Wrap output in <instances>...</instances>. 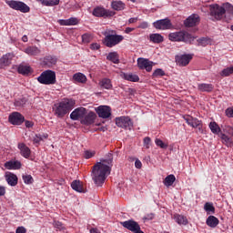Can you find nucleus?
Segmentation results:
<instances>
[{"instance_id":"obj_1","label":"nucleus","mask_w":233,"mask_h":233,"mask_svg":"<svg viewBox=\"0 0 233 233\" xmlns=\"http://www.w3.org/2000/svg\"><path fill=\"white\" fill-rule=\"evenodd\" d=\"M112 170V155H109V158L101 159L96 163L92 169L91 177L95 184L97 187H101L105 183V179L110 176Z\"/></svg>"},{"instance_id":"obj_2","label":"nucleus","mask_w":233,"mask_h":233,"mask_svg":"<svg viewBox=\"0 0 233 233\" xmlns=\"http://www.w3.org/2000/svg\"><path fill=\"white\" fill-rule=\"evenodd\" d=\"M105 38L103 43L107 48H113L125 39L124 35H116L115 30H108L104 33Z\"/></svg>"},{"instance_id":"obj_3","label":"nucleus","mask_w":233,"mask_h":233,"mask_svg":"<svg viewBox=\"0 0 233 233\" xmlns=\"http://www.w3.org/2000/svg\"><path fill=\"white\" fill-rule=\"evenodd\" d=\"M169 41L174 42H183V43H192L196 39V37L192 36L187 31H178L175 33H170L168 35Z\"/></svg>"},{"instance_id":"obj_4","label":"nucleus","mask_w":233,"mask_h":233,"mask_svg":"<svg viewBox=\"0 0 233 233\" xmlns=\"http://www.w3.org/2000/svg\"><path fill=\"white\" fill-rule=\"evenodd\" d=\"M75 103L73 100L66 99L59 103L58 106H56V109L55 111L56 116H65L70 110H72Z\"/></svg>"},{"instance_id":"obj_5","label":"nucleus","mask_w":233,"mask_h":233,"mask_svg":"<svg viewBox=\"0 0 233 233\" xmlns=\"http://www.w3.org/2000/svg\"><path fill=\"white\" fill-rule=\"evenodd\" d=\"M37 81L41 85H56V73L52 70H46L37 77Z\"/></svg>"},{"instance_id":"obj_6","label":"nucleus","mask_w":233,"mask_h":233,"mask_svg":"<svg viewBox=\"0 0 233 233\" xmlns=\"http://www.w3.org/2000/svg\"><path fill=\"white\" fill-rule=\"evenodd\" d=\"M92 15L95 17H103L104 19H110L116 15V12L106 9L103 6H96L92 11Z\"/></svg>"},{"instance_id":"obj_7","label":"nucleus","mask_w":233,"mask_h":233,"mask_svg":"<svg viewBox=\"0 0 233 233\" xmlns=\"http://www.w3.org/2000/svg\"><path fill=\"white\" fill-rule=\"evenodd\" d=\"M209 14L217 21H221L225 17V8H222L221 5L215 4L209 5Z\"/></svg>"},{"instance_id":"obj_8","label":"nucleus","mask_w":233,"mask_h":233,"mask_svg":"<svg viewBox=\"0 0 233 233\" xmlns=\"http://www.w3.org/2000/svg\"><path fill=\"white\" fill-rule=\"evenodd\" d=\"M6 5L13 10H18L19 12H22L23 14H26L30 12V7L26 5L24 2L21 1H15V0H9L6 2Z\"/></svg>"},{"instance_id":"obj_9","label":"nucleus","mask_w":233,"mask_h":233,"mask_svg":"<svg viewBox=\"0 0 233 233\" xmlns=\"http://www.w3.org/2000/svg\"><path fill=\"white\" fill-rule=\"evenodd\" d=\"M121 225L125 228H127V230H130L131 232L134 233H145L141 231V227H139V224L134 220H127L121 223Z\"/></svg>"},{"instance_id":"obj_10","label":"nucleus","mask_w":233,"mask_h":233,"mask_svg":"<svg viewBox=\"0 0 233 233\" xmlns=\"http://www.w3.org/2000/svg\"><path fill=\"white\" fill-rule=\"evenodd\" d=\"M153 25L157 30H170L172 28V22H170V19L165 18L156 21L153 23Z\"/></svg>"},{"instance_id":"obj_11","label":"nucleus","mask_w":233,"mask_h":233,"mask_svg":"<svg viewBox=\"0 0 233 233\" xmlns=\"http://www.w3.org/2000/svg\"><path fill=\"white\" fill-rule=\"evenodd\" d=\"M137 66L140 70H146L147 72H152V66H154V62L147 58H138Z\"/></svg>"},{"instance_id":"obj_12","label":"nucleus","mask_w":233,"mask_h":233,"mask_svg":"<svg viewBox=\"0 0 233 233\" xmlns=\"http://www.w3.org/2000/svg\"><path fill=\"white\" fill-rule=\"evenodd\" d=\"M98 117H110L112 116V108L108 106H99L95 108Z\"/></svg>"},{"instance_id":"obj_13","label":"nucleus","mask_w":233,"mask_h":233,"mask_svg":"<svg viewBox=\"0 0 233 233\" xmlns=\"http://www.w3.org/2000/svg\"><path fill=\"white\" fill-rule=\"evenodd\" d=\"M116 124L120 128H128V130L132 128V120L129 117H116Z\"/></svg>"},{"instance_id":"obj_14","label":"nucleus","mask_w":233,"mask_h":233,"mask_svg":"<svg viewBox=\"0 0 233 233\" xmlns=\"http://www.w3.org/2000/svg\"><path fill=\"white\" fill-rule=\"evenodd\" d=\"M184 25L187 28H192V26H196L197 25H199V15L193 14V15H189L184 21Z\"/></svg>"},{"instance_id":"obj_15","label":"nucleus","mask_w":233,"mask_h":233,"mask_svg":"<svg viewBox=\"0 0 233 233\" xmlns=\"http://www.w3.org/2000/svg\"><path fill=\"white\" fill-rule=\"evenodd\" d=\"M192 59V56L190 55H182L176 57V62L179 66H187L188 63H190V60Z\"/></svg>"},{"instance_id":"obj_16","label":"nucleus","mask_w":233,"mask_h":233,"mask_svg":"<svg viewBox=\"0 0 233 233\" xmlns=\"http://www.w3.org/2000/svg\"><path fill=\"white\" fill-rule=\"evenodd\" d=\"M7 185L10 187H15L17 185V176L12 172H6L5 175Z\"/></svg>"},{"instance_id":"obj_17","label":"nucleus","mask_w":233,"mask_h":233,"mask_svg":"<svg viewBox=\"0 0 233 233\" xmlns=\"http://www.w3.org/2000/svg\"><path fill=\"white\" fill-rule=\"evenodd\" d=\"M4 167L7 170H19V168H21V162L17 160H10L5 162Z\"/></svg>"},{"instance_id":"obj_18","label":"nucleus","mask_w":233,"mask_h":233,"mask_svg":"<svg viewBox=\"0 0 233 233\" xmlns=\"http://www.w3.org/2000/svg\"><path fill=\"white\" fill-rule=\"evenodd\" d=\"M14 55L6 54L0 58V68H5V66H8L12 63V59Z\"/></svg>"},{"instance_id":"obj_19","label":"nucleus","mask_w":233,"mask_h":233,"mask_svg":"<svg viewBox=\"0 0 233 233\" xmlns=\"http://www.w3.org/2000/svg\"><path fill=\"white\" fill-rule=\"evenodd\" d=\"M59 25H61V26H74L76 25H78L79 20L76 17H71L69 19H66V20H59L58 21Z\"/></svg>"},{"instance_id":"obj_20","label":"nucleus","mask_w":233,"mask_h":233,"mask_svg":"<svg viewBox=\"0 0 233 233\" xmlns=\"http://www.w3.org/2000/svg\"><path fill=\"white\" fill-rule=\"evenodd\" d=\"M86 116V108L77 107L70 115V117H85Z\"/></svg>"},{"instance_id":"obj_21","label":"nucleus","mask_w":233,"mask_h":233,"mask_svg":"<svg viewBox=\"0 0 233 233\" xmlns=\"http://www.w3.org/2000/svg\"><path fill=\"white\" fill-rule=\"evenodd\" d=\"M18 148L23 157H25L26 159L30 157V148L26 147V145H25L24 143H20L18 144Z\"/></svg>"},{"instance_id":"obj_22","label":"nucleus","mask_w":233,"mask_h":233,"mask_svg":"<svg viewBox=\"0 0 233 233\" xmlns=\"http://www.w3.org/2000/svg\"><path fill=\"white\" fill-rule=\"evenodd\" d=\"M206 224L211 228H216V227L219 225V219L214 216H209L206 220Z\"/></svg>"},{"instance_id":"obj_23","label":"nucleus","mask_w":233,"mask_h":233,"mask_svg":"<svg viewBox=\"0 0 233 233\" xmlns=\"http://www.w3.org/2000/svg\"><path fill=\"white\" fill-rule=\"evenodd\" d=\"M185 121L189 125V127H192V128H198V127H201V121H199L198 118L194 117H186Z\"/></svg>"},{"instance_id":"obj_24","label":"nucleus","mask_w":233,"mask_h":233,"mask_svg":"<svg viewBox=\"0 0 233 233\" xmlns=\"http://www.w3.org/2000/svg\"><path fill=\"white\" fill-rule=\"evenodd\" d=\"M174 219L177 225H188V219L183 215L176 214L174 215Z\"/></svg>"},{"instance_id":"obj_25","label":"nucleus","mask_w":233,"mask_h":233,"mask_svg":"<svg viewBox=\"0 0 233 233\" xmlns=\"http://www.w3.org/2000/svg\"><path fill=\"white\" fill-rule=\"evenodd\" d=\"M25 53L27 54V56H39L41 50L37 46H28L25 49Z\"/></svg>"},{"instance_id":"obj_26","label":"nucleus","mask_w":233,"mask_h":233,"mask_svg":"<svg viewBox=\"0 0 233 233\" xmlns=\"http://www.w3.org/2000/svg\"><path fill=\"white\" fill-rule=\"evenodd\" d=\"M198 88L199 92H212L214 90V86L212 84H198Z\"/></svg>"},{"instance_id":"obj_27","label":"nucleus","mask_w":233,"mask_h":233,"mask_svg":"<svg viewBox=\"0 0 233 233\" xmlns=\"http://www.w3.org/2000/svg\"><path fill=\"white\" fill-rule=\"evenodd\" d=\"M125 3H123V1H113L111 3V8H113V10H116V12H119L121 10H125Z\"/></svg>"},{"instance_id":"obj_28","label":"nucleus","mask_w":233,"mask_h":233,"mask_svg":"<svg viewBox=\"0 0 233 233\" xmlns=\"http://www.w3.org/2000/svg\"><path fill=\"white\" fill-rule=\"evenodd\" d=\"M18 74H22V76H28L30 72H32V67L29 66L20 65L17 67Z\"/></svg>"},{"instance_id":"obj_29","label":"nucleus","mask_w":233,"mask_h":233,"mask_svg":"<svg viewBox=\"0 0 233 233\" xmlns=\"http://www.w3.org/2000/svg\"><path fill=\"white\" fill-rule=\"evenodd\" d=\"M107 61H111L115 65H119V55L117 52H111L106 56Z\"/></svg>"},{"instance_id":"obj_30","label":"nucleus","mask_w":233,"mask_h":233,"mask_svg":"<svg viewBox=\"0 0 233 233\" xmlns=\"http://www.w3.org/2000/svg\"><path fill=\"white\" fill-rule=\"evenodd\" d=\"M149 40L151 41V43L159 44L163 43L164 38L163 35H161L160 34H151L149 35Z\"/></svg>"},{"instance_id":"obj_31","label":"nucleus","mask_w":233,"mask_h":233,"mask_svg":"<svg viewBox=\"0 0 233 233\" xmlns=\"http://www.w3.org/2000/svg\"><path fill=\"white\" fill-rule=\"evenodd\" d=\"M71 188H73V190H76V192H84L83 190V185L81 184V181L79 180H74L71 183Z\"/></svg>"},{"instance_id":"obj_32","label":"nucleus","mask_w":233,"mask_h":233,"mask_svg":"<svg viewBox=\"0 0 233 233\" xmlns=\"http://www.w3.org/2000/svg\"><path fill=\"white\" fill-rule=\"evenodd\" d=\"M123 78L126 79L127 81H132L133 83H137V81H139V76L134 74L124 73Z\"/></svg>"},{"instance_id":"obj_33","label":"nucleus","mask_w":233,"mask_h":233,"mask_svg":"<svg viewBox=\"0 0 233 233\" xmlns=\"http://www.w3.org/2000/svg\"><path fill=\"white\" fill-rule=\"evenodd\" d=\"M99 85L101 88H106V90H110V88H112V81L108 78H103Z\"/></svg>"},{"instance_id":"obj_34","label":"nucleus","mask_w":233,"mask_h":233,"mask_svg":"<svg viewBox=\"0 0 233 233\" xmlns=\"http://www.w3.org/2000/svg\"><path fill=\"white\" fill-rule=\"evenodd\" d=\"M73 79L76 81V83H86V76L83 73H76L73 76Z\"/></svg>"},{"instance_id":"obj_35","label":"nucleus","mask_w":233,"mask_h":233,"mask_svg":"<svg viewBox=\"0 0 233 233\" xmlns=\"http://www.w3.org/2000/svg\"><path fill=\"white\" fill-rule=\"evenodd\" d=\"M71 121H80L82 125H90L92 123V118L90 117H71Z\"/></svg>"},{"instance_id":"obj_36","label":"nucleus","mask_w":233,"mask_h":233,"mask_svg":"<svg viewBox=\"0 0 233 233\" xmlns=\"http://www.w3.org/2000/svg\"><path fill=\"white\" fill-rule=\"evenodd\" d=\"M175 181H176V176L168 175L167 177H166L164 180V185L165 187H172Z\"/></svg>"},{"instance_id":"obj_37","label":"nucleus","mask_w":233,"mask_h":233,"mask_svg":"<svg viewBox=\"0 0 233 233\" xmlns=\"http://www.w3.org/2000/svg\"><path fill=\"white\" fill-rule=\"evenodd\" d=\"M222 143L226 145V147H233V141L232 138H230L228 136L222 134L221 135Z\"/></svg>"},{"instance_id":"obj_38","label":"nucleus","mask_w":233,"mask_h":233,"mask_svg":"<svg viewBox=\"0 0 233 233\" xmlns=\"http://www.w3.org/2000/svg\"><path fill=\"white\" fill-rule=\"evenodd\" d=\"M204 210L207 211V214H214L216 212V208H214V204L207 202L204 205Z\"/></svg>"},{"instance_id":"obj_39","label":"nucleus","mask_w":233,"mask_h":233,"mask_svg":"<svg viewBox=\"0 0 233 233\" xmlns=\"http://www.w3.org/2000/svg\"><path fill=\"white\" fill-rule=\"evenodd\" d=\"M8 121L11 125H21L25 123V117H9Z\"/></svg>"},{"instance_id":"obj_40","label":"nucleus","mask_w":233,"mask_h":233,"mask_svg":"<svg viewBox=\"0 0 233 233\" xmlns=\"http://www.w3.org/2000/svg\"><path fill=\"white\" fill-rule=\"evenodd\" d=\"M222 8H224V14L233 15V5L230 3L223 4Z\"/></svg>"},{"instance_id":"obj_41","label":"nucleus","mask_w":233,"mask_h":233,"mask_svg":"<svg viewBox=\"0 0 233 233\" xmlns=\"http://www.w3.org/2000/svg\"><path fill=\"white\" fill-rule=\"evenodd\" d=\"M209 128L212 134H219V132H221V128L216 122H210Z\"/></svg>"},{"instance_id":"obj_42","label":"nucleus","mask_w":233,"mask_h":233,"mask_svg":"<svg viewBox=\"0 0 233 233\" xmlns=\"http://www.w3.org/2000/svg\"><path fill=\"white\" fill-rule=\"evenodd\" d=\"M231 74H233V66L223 69L220 73V76L222 77H228V76H231Z\"/></svg>"},{"instance_id":"obj_43","label":"nucleus","mask_w":233,"mask_h":233,"mask_svg":"<svg viewBox=\"0 0 233 233\" xmlns=\"http://www.w3.org/2000/svg\"><path fill=\"white\" fill-rule=\"evenodd\" d=\"M27 100L26 98H18L15 101V106H17L18 108H23L25 105H26Z\"/></svg>"},{"instance_id":"obj_44","label":"nucleus","mask_w":233,"mask_h":233,"mask_svg":"<svg viewBox=\"0 0 233 233\" xmlns=\"http://www.w3.org/2000/svg\"><path fill=\"white\" fill-rule=\"evenodd\" d=\"M56 63H57V58L54 56H47L46 58V65H47L48 66H54Z\"/></svg>"},{"instance_id":"obj_45","label":"nucleus","mask_w":233,"mask_h":233,"mask_svg":"<svg viewBox=\"0 0 233 233\" xmlns=\"http://www.w3.org/2000/svg\"><path fill=\"white\" fill-rule=\"evenodd\" d=\"M22 179L25 185H32L34 183V177L30 175H23Z\"/></svg>"},{"instance_id":"obj_46","label":"nucleus","mask_w":233,"mask_h":233,"mask_svg":"<svg viewBox=\"0 0 233 233\" xmlns=\"http://www.w3.org/2000/svg\"><path fill=\"white\" fill-rule=\"evenodd\" d=\"M46 137H48V135H35V138H34V143L35 145L39 144L41 141H43V139H46Z\"/></svg>"},{"instance_id":"obj_47","label":"nucleus","mask_w":233,"mask_h":233,"mask_svg":"<svg viewBox=\"0 0 233 233\" xmlns=\"http://www.w3.org/2000/svg\"><path fill=\"white\" fill-rule=\"evenodd\" d=\"M153 77H163L165 76V71L161 68H157L153 72Z\"/></svg>"},{"instance_id":"obj_48","label":"nucleus","mask_w":233,"mask_h":233,"mask_svg":"<svg viewBox=\"0 0 233 233\" xmlns=\"http://www.w3.org/2000/svg\"><path fill=\"white\" fill-rule=\"evenodd\" d=\"M155 143H156L157 147H159L160 148H168V145L165 144L163 142V140H161L159 138H157L155 140Z\"/></svg>"},{"instance_id":"obj_49","label":"nucleus","mask_w":233,"mask_h":233,"mask_svg":"<svg viewBox=\"0 0 233 233\" xmlns=\"http://www.w3.org/2000/svg\"><path fill=\"white\" fill-rule=\"evenodd\" d=\"M82 41L86 44L90 43V41H92V35L89 34H84L82 35Z\"/></svg>"},{"instance_id":"obj_50","label":"nucleus","mask_w":233,"mask_h":233,"mask_svg":"<svg viewBox=\"0 0 233 233\" xmlns=\"http://www.w3.org/2000/svg\"><path fill=\"white\" fill-rule=\"evenodd\" d=\"M198 43V46H207L208 45V38H199Z\"/></svg>"},{"instance_id":"obj_51","label":"nucleus","mask_w":233,"mask_h":233,"mask_svg":"<svg viewBox=\"0 0 233 233\" xmlns=\"http://www.w3.org/2000/svg\"><path fill=\"white\" fill-rule=\"evenodd\" d=\"M59 5V0H46V6H56Z\"/></svg>"},{"instance_id":"obj_52","label":"nucleus","mask_w":233,"mask_h":233,"mask_svg":"<svg viewBox=\"0 0 233 233\" xmlns=\"http://www.w3.org/2000/svg\"><path fill=\"white\" fill-rule=\"evenodd\" d=\"M55 228H57L58 230H65V226H63V223L60 221H54L53 223Z\"/></svg>"},{"instance_id":"obj_53","label":"nucleus","mask_w":233,"mask_h":233,"mask_svg":"<svg viewBox=\"0 0 233 233\" xmlns=\"http://www.w3.org/2000/svg\"><path fill=\"white\" fill-rule=\"evenodd\" d=\"M95 155H96V152H94V151H86L85 152L86 159H90V157H94Z\"/></svg>"},{"instance_id":"obj_54","label":"nucleus","mask_w":233,"mask_h":233,"mask_svg":"<svg viewBox=\"0 0 233 233\" xmlns=\"http://www.w3.org/2000/svg\"><path fill=\"white\" fill-rule=\"evenodd\" d=\"M150 141H151V139L148 137L144 138V147L146 148H150Z\"/></svg>"},{"instance_id":"obj_55","label":"nucleus","mask_w":233,"mask_h":233,"mask_svg":"<svg viewBox=\"0 0 233 233\" xmlns=\"http://www.w3.org/2000/svg\"><path fill=\"white\" fill-rule=\"evenodd\" d=\"M226 116L228 117H233V106L226 109Z\"/></svg>"},{"instance_id":"obj_56","label":"nucleus","mask_w":233,"mask_h":233,"mask_svg":"<svg viewBox=\"0 0 233 233\" xmlns=\"http://www.w3.org/2000/svg\"><path fill=\"white\" fill-rule=\"evenodd\" d=\"M15 233H26V228L23 226L18 227L15 230Z\"/></svg>"},{"instance_id":"obj_57","label":"nucleus","mask_w":233,"mask_h":233,"mask_svg":"<svg viewBox=\"0 0 233 233\" xmlns=\"http://www.w3.org/2000/svg\"><path fill=\"white\" fill-rule=\"evenodd\" d=\"M9 117H23V116L19 112H13L9 115Z\"/></svg>"},{"instance_id":"obj_58","label":"nucleus","mask_w":233,"mask_h":233,"mask_svg":"<svg viewBox=\"0 0 233 233\" xmlns=\"http://www.w3.org/2000/svg\"><path fill=\"white\" fill-rule=\"evenodd\" d=\"M100 46H99V44H97V43L91 44L90 49H91V50H99Z\"/></svg>"},{"instance_id":"obj_59","label":"nucleus","mask_w":233,"mask_h":233,"mask_svg":"<svg viewBox=\"0 0 233 233\" xmlns=\"http://www.w3.org/2000/svg\"><path fill=\"white\" fill-rule=\"evenodd\" d=\"M144 219L147 220V221H150L152 219H154V214L153 213H150V214H147L144 217Z\"/></svg>"},{"instance_id":"obj_60","label":"nucleus","mask_w":233,"mask_h":233,"mask_svg":"<svg viewBox=\"0 0 233 233\" xmlns=\"http://www.w3.org/2000/svg\"><path fill=\"white\" fill-rule=\"evenodd\" d=\"M138 28H143V29L148 28V23L147 22L140 23V25H138Z\"/></svg>"},{"instance_id":"obj_61","label":"nucleus","mask_w":233,"mask_h":233,"mask_svg":"<svg viewBox=\"0 0 233 233\" xmlns=\"http://www.w3.org/2000/svg\"><path fill=\"white\" fill-rule=\"evenodd\" d=\"M135 167H136V168H141L143 167V164L140 162L139 159H137L135 161Z\"/></svg>"},{"instance_id":"obj_62","label":"nucleus","mask_w":233,"mask_h":233,"mask_svg":"<svg viewBox=\"0 0 233 233\" xmlns=\"http://www.w3.org/2000/svg\"><path fill=\"white\" fill-rule=\"evenodd\" d=\"M5 194H6V189L5 188V187L0 186V197L5 196Z\"/></svg>"},{"instance_id":"obj_63","label":"nucleus","mask_w":233,"mask_h":233,"mask_svg":"<svg viewBox=\"0 0 233 233\" xmlns=\"http://www.w3.org/2000/svg\"><path fill=\"white\" fill-rule=\"evenodd\" d=\"M90 233H101V231H99V229L93 228L90 229Z\"/></svg>"},{"instance_id":"obj_64","label":"nucleus","mask_w":233,"mask_h":233,"mask_svg":"<svg viewBox=\"0 0 233 233\" xmlns=\"http://www.w3.org/2000/svg\"><path fill=\"white\" fill-rule=\"evenodd\" d=\"M228 134H230V136L233 137V127H228Z\"/></svg>"}]
</instances>
